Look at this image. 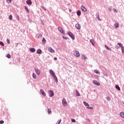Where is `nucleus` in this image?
<instances>
[{"mask_svg":"<svg viewBox=\"0 0 124 124\" xmlns=\"http://www.w3.org/2000/svg\"><path fill=\"white\" fill-rule=\"evenodd\" d=\"M81 10H82V11H84V12H86V11H87V9L83 5H82L81 6Z\"/></svg>","mask_w":124,"mask_h":124,"instance_id":"9b49d317","label":"nucleus"},{"mask_svg":"<svg viewBox=\"0 0 124 124\" xmlns=\"http://www.w3.org/2000/svg\"><path fill=\"white\" fill-rule=\"evenodd\" d=\"M12 17H13L12 15H10L9 16V20H12Z\"/></svg>","mask_w":124,"mask_h":124,"instance_id":"f704fd0d","label":"nucleus"},{"mask_svg":"<svg viewBox=\"0 0 124 124\" xmlns=\"http://www.w3.org/2000/svg\"><path fill=\"white\" fill-rule=\"evenodd\" d=\"M54 60V61H57L58 60V58H57V57H55Z\"/></svg>","mask_w":124,"mask_h":124,"instance_id":"864d4df0","label":"nucleus"},{"mask_svg":"<svg viewBox=\"0 0 124 124\" xmlns=\"http://www.w3.org/2000/svg\"><path fill=\"white\" fill-rule=\"evenodd\" d=\"M35 71L37 74V75H40V73H41V71L38 68H35Z\"/></svg>","mask_w":124,"mask_h":124,"instance_id":"39448f33","label":"nucleus"},{"mask_svg":"<svg viewBox=\"0 0 124 124\" xmlns=\"http://www.w3.org/2000/svg\"><path fill=\"white\" fill-rule=\"evenodd\" d=\"M115 48H116V49H120V46H115Z\"/></svg>","mask_w":124,"mask_h":124,"instance_id":"a18cd8bd","label":"nucleus"},{"mask_svg":"<svg viewBox=\"0 0 124 124\" xmlns=\"http://www.w3.org/2000/svg\"><path fill=\"white\" fill-rule=\"evenodd\" d=\"M0 45H1V46H4V44L3 42L0 41Z\"/></svg>","mask_w":124,"mask_h":124,"instance_id":"2f4dec72","label":"nucleus"},{"mask_svg":"<svg viewBox=\"0 0 124 124\" xmlns=\"http://www.w3.org/2000/svg\"><path fill=\"white\" fill-rule=\"evenodd\" d=\"M117 45H118L120 47H121V48L122 47H124V46H123V44L121 43H119L117 44Z\"/></svg>","mask_w":124,"mask_h":124,"instance_id":"cd10ccee","label":"nucleus"},{"mask_svg":"<svg viewBox=\"0 0 124 124\" xmlns=\"http://www.w3.org/2000/svg\"><path fill=\"white\" fill-rule=\"evenodd\" d=\"M74 54L75 57H77L78 58L80 57V53H79V51L77 50L75 51Z\"/></svg>","mask_w":124,"mask_h":124,"instance_id":"423d86ee","label":"nucleus"},{"mask_svg":"<svg viewBox=\"0 0 124 124\" xmlns=\"http://www.w3.org/2000/svg\"><path fill=\"white\" fill-rule=\"evenodd\" d=\"M96 17L97 18H98V17H99V14L96 13Z\"/></svg>","mask_w":124,"mask_h":124,"instance_id":"c03bdc74","label":"nucleus"},{"mask_svg":"<svg viewBox=\"0 0 124 124\" xmlns=\"http://www.w3.org/2000/svg\"><path fill=\"white\" fill-rule=\"evenodd\" d=\"M93 84L96 86H100V83L95 80L93 81Z\"/></svg>","mask_w":124,"mask_h":124,"instance_id":"0eeeda50","label":"nucleus"},{"mask_svg":"<svg viewBox=\"0 0 124 124\" xmlns=\"http://www.w3.org/2000/svg\"><path fill=\"white\" fill-rule=\"evenodd\" d=\"M61 123H62V120H60L59 121V122H58V123L57 124H60Z\"/></svg>","mask_w":124,"mask_h":124,"instance_id":"09e8293b","label":"nucleus"},{"mask_svg":"<svg viewBox=\"0 0 124 124\" xmlns=\"http://www.w3.org/2000/svg\"><path fill=\"white\" fill-rule=\"evenodd\" d=\"M16 19L18 21H20V18H19V16H16Z\"/></svg>","mask_w":124,"mask_h":124,"instance_id":"a19ab883","label":"nucleus"},{"mask_svg":"<svg viewBox=\"0 0 124 124\" xmlns=\"http://www.w3.org/2000/svg\"><path fill=\"white\" fill-rule=\"evenodd\" d=\"M98 77H97L96 79H98Z\"/></svg>","mask_w":124,"mask_h":124,"instance_id":"4d7b16f0","label":"nucleus"},{"mask_svg":"<svg viewBox=\"0 0 124 124\" xmlns=\"http://www.w3.org/2000/svg\"><path fill=\"white\" fill-rule=\"evenodd\" d=\"M47 112H48V114L49 115H50L51 114V112H52V110H51V108H48Z\"/></svg>","mask_w":124,"mask_h":124,"instance_id":"c756f323","label":"nucleus"},{"mask_svg":"<svg viewBox=\"0 0 124 124\" xmlns=\"http://www.w3.org/2000/svg\"><path fill=\"white\" fill-rule=\"evenodd\" d=\"M75 92H76V95H77V96H80V93H79V92H78V91L76 90Z\"/></svg>","mask_w":124,"mask_h":124,"instance_id":"aec40b11","label":"nucleus"},{"mask_svg":"<svg viewBox=\"0 0 124 124\" xmlns=\"http://www.w3.org/2000/svg\"><path fill=\"white\" fill-rule=\"evenodd\" d=\"M114 26L116 29H118L119 28V23H115Z\"/></svg>","mask_w":124,"mask_h":124,"instance_id":"a878e982","label":"nucleus"},{"mask_svg":"<svg viewBox=\"0 0 124 124\" xmlns=\"http://www.w3.org/2000/svg\"><path fill=\"white\" fill-rule=\"evenodd\" d=\"M103 75L106 76L107 77H108V74H106V73H103Z\"/></svg>","mask_w":124,"mask_h":124,"instance_id":"79ce46f5","label":"nucleus"},{"mask_svg":"<svg viewBox=\"0 0 124 124\" xmlns=\"http://www.w3.org/2000/svg\"><path fill=\"white\" fill-rule=\"evenodd\" d=\"M40 92L42 94V95H43L44 96H46V93H45V92H44L43 90H41Z\"/></svg>","mask_w":124,"mask_h":124,"instance_id":"ddd939ff","label":"nucleus"},{"mask_svg":"<svg viewBox=\"0 0 124 124\" xmlns=\"http://www.w3.org/2000/svg\"><path fill=\"white\" fill-rule=\"evenodd\" d=\"M4 121H3V120L0 121V124H4Z\"/></svg>","mask_w":124,"mask_h":124,"instance_id":"37998d69","label":"nucleus"},{"mask_svg":"<svg viewBox=\"0 0 124 124\" xmlns=\"http://www.w3.org/2000/svg\"><path fill=\"white\" fill-rule=\"evenodd\" d=\"M115 88L117 90H118V91H121V88H120V86H119V85H115Z\"/></svg>","mask_w":124,"mask_h":124,"instance_id":"4be33fe9","label":"nucleus"},{"mask_svg":"<svg viewBox=\"0 0 124 124\" xmlns=\"http://www.w3.org/2000/svg\"><path fill=\"white\" fill-rule=\"evenodd\" d=\"M75 27L77 30H80L81 29V25L79 23L76 24Z\"/></svg>","mask_w":124,"mask_h":124,"instance_id":"6e6552de","label":"nucleus"},{"mask_svg":"<svg viewBox=\"0 0 124 124\" xmlns=\"http://www.w3.org/2000/svg\"><path fill=\"white\" fill-rule=\"evenodd\" d=\"M108 9L109 11H112V8H110V7H108Z\"/></svg>","mask_w":124,"mask_h":124,"instance_id":"3c124183","label":"nucleus"},{"mask_svg":"<svg viewBox=\"0 0 124 124\" xmlns=\"http://www.w3.org/2000/svg\"><path fill=\"white\" fill-rule=\"evenodd\" d=\"M38 37H42V34H38Z\"/></svg>","mask_w":124,"mask_h":124,"instance_id":"49530a36","label":"nucleus"},{"mask_svg":"<svg viewBox=\"0 0 124 124\" xmlns=\"http://www.w3.org/2000/svg\"><path fill=\"white\" fill-rule=\"evenodd\" d=\"M71 120L72 123H75V122H76V120H75V119L73 118H72Z\"/></svg>","mask_w":124,"mask_h":124,"instance_id":"c9c22d12","label":"nucleus"},{"mask_svg":"<svg viewBox=\"0 0 124 124\" xmlns=\"http://www.w3.org/2000/svg\"><path fill=\"white\" fill-rule=\"evenodd\" d=\"M82 60H87V57H86V56H85V55L82 54Z\"/></svg>","mask_w":124,"mask_h":124,"instance_id":"412c9836","label":"nucleus"},{"mask_svg":"<svg viewBox=\"0 0 124 124\" xmlns=\"http://www.w3.org/2000/svg\"><path fill=\"white\" fill-rule=\"evenodd\" d=\"M58 31H59L60 32L62 33V34H63V35H65V32L62 29V28L59 27L58 28Z\"/></svg>","mask_w":124,"mask_h":124,"instance_id":"f03ea898","label":"nucleus"},{"mask_svg":"<svg viewBox=\"0 0 124 124\" xmlns=\"http://www.w3.org/2000/svg\"><path fill=\"white\" fill-rule=\"evenodd\" d=\"M114 11H117V10H116V9H114Z\"/></svg>","mask_w":124,"mask_h":124,"instance_id":"6e6d98bb","label":"nucleus"},{"mask_svg":"<svg viewBox=\"0 0 124 124\" xmlns=\"http://www.w3.org/2000/svg\"><path fill=\"white\" fill-rule=\"evenodd\" d=\"M105 47L106 49H107V50H108V51H112V49L111 48H110L109 47H108V46H107V45H105Z\"/></svg>","mask_w":124,"mask_h":124,"instance_id":"f3484780","label":"nucleus"},{"mask_svg":"<svg viewBox=\"0 0 124 124\" xmlns=\"http://www.w3.org/2000/svg\"><path fill=\"white\" fill-rule=\"evenodd\" d=\"M89 109H91V110H93V108L92 107H90L88 108Z\"/></svg>","mask_w":124,"mask_h":124,"instance_id":"de8ad7c7","label":"nucleus"},{"mask_svg":"<svg viewBox=\"0 0 124 124\" xmlns=\"http://www.w3.org/2000/svg\"><path fill=\"white\" fill-rule=\"evenodd\" d=\"M42 41V43L43 44H46V39H45V38H43Z\"/></svg>","mask_w":124,"mask_h":124,"instance_id":"b1692460","label":"nucleus"},{"mask_svg":"<svg viewBox=\"0 0 124 124\" xmlns=\"http://www.w3.org/2000/svg\"><path fill=\"white\" fill-rule=\"evenodd\" d=\"M62 38H63L64 39H65L66 40H67V39H68L67 37H65L64 36H62Z\"/></svg>","mask_w":124,"mask_h":124,"instance_id":"4c0bfd02","label":"nucleus"},{"mask_svg":"<svg viewBox=\"0 0 124 124\" xmlns=\"http://www.w3.org/2000/svg\"><path fill=\"white\" fill-rule=\"evenodd\" d=\"M7 43L8 44L10 43V40L9 39H7Z\"/></svg>","mask_w":124,"mask_h":124,"instance_id":"58836bf2","label":"nucleus"},{"mask_svg":"<svg viewBox=\"0 0 124 124\" xmlns=\"http://www.w3.org/2000/svg\"><path fill=\"white\" fill-rule=\"evenodd\" d=\"M90 43L92 44L93 46H94V40H90Z\"/></svg>","mask_w":124,"mask_h":124,"instance_id":"6ab92c4d","label":"nucleus"},{"mask_svg":"<svg viewBox=\"0 0 124 124\" xmlns=\"http://www.w3.org/2000/svg\"><path fill=\"white\" fill-rule=\"evenodd\" d=\"M77 14L78 16H81V11H80V10L77 11Z\"/></svg>","mask_w":124,"mask_h":124,"instance_id":"a211bd4d","label":"nucleus"},{"mask_svg":"<svg viewBox=\"0 0 124 124\" xmlns=\"http://www.w3.org/2000/svg\"><path fill=\"white\" fill-rule=\"evenodd\" d=\"M122 103H123V104H124V102H122Z\"/></svg>","mask_w":124,"mask_h":124,"instance_id":"13d9d810","label":"nucleus"},{"mask_svg":"<svg viewBox=\"0 0 124 124\" xmlns=\"http://www.w3.org/2000/svg\"><path fill=\"white\" fill-rule=\"evenodd\" d=\"M83 103H84V105H85V106H88V107H90V105H89V104H88V103H87L86 102H83Z\"/></svg>","mask_w":124,"mask_h":124,"instance_id":"bb28decb","label":"nucleus"},{"mask_svg":"<svg viewBox=\"0 0 124 124\" xmlns=\"http://www.w3.org/2000/svg\"><path fill=\"white\" fill-rule=\"evenodd\" d=\"M24 7H25V10L27 11L28 13H30V10H29V8H28V7L25 6H24Z\"/></svg>","mask_w":124,"mask_h":124,"instance_id":"393cba45","label":"nucleus"},{"mask_svg":"<svg viewBox=\"0 0 124 124\" xmlns=\"http://www.w3.org/2000/svg\"><path fill=\"white\" fill-rule=\"evenodd\" d=\"M49 73L50 74V75H51V76H54V75H56V74H55V73H54V71H53L52 70H49Z\"/></svg>","mask_w":124,"mask_h":124,"instance_id":"4468645a","label":"nucleus"},{"mask_svg":"<svg viewBox=\"0 0 124 124\" xmlns=\"http://www.w3.org/2000/svg\"><path fill=\"white\" fill-rule=\"evenodd\" d=\"M69 12H71V9H69Z\"/></svg>","mask_w":124,"mask_h":124,"instance_id":"5fc2aeb1","label":"nucleus"},{"mask_svg":"<svg viewBox=\"0 0 124 124\" xmlns=\"http://www.w3.org/2000/svg\"><path fill=\"white\" fill-rule=\"evenodd\" d=\"M7 0L8 1V3H10V2H11V1H12V0Z\"/></svg>","mask_w":124,"mask_h":124,"instance_id":"8fccbe9b","label":"nucleus"},{"mask_svg":"<svg viewBox=\"0 0 124 124\" xmlns=\"http://www.w3.org/2000/svg\"><path fill=\"white\" fill-rule=\"evenodd\" d=\"M32 77L34 79H36V75L35 73H33Z\"/></svg>","mask_w":124,"mask_h":124,"instance_id":"c85d7f7f","label":"nucleus"},{"mask_svg":"<svg viewBox=\"0 0 124 124\" xmlns=\"http://www.w3.org/2000/svg\"><path fill=\"white\" fill-rule=\"evenodd\" d=\"M26 3L28 4V5H31V4H32V2L31 0H27Z\"/></svg>","mask_w":124,"mask_h":124,"instance_id":"9d476101","label":"nucleus"},{"mask_svg":"<svg viewBox=\"0 0 124 124\" xmlns=\"http://www.w3.org/2000/svg\"><path fill=\"white\" fill-rule=\"evenodd\" d=\"M121 49H122V53H124V46H122V47H121Z\"/></svg>","mask_w":124,"mask_h":124,"instance_id":"ea45409f","label":"nucleus"},{"mask_svg":"<svg viewBox=\"0 0 124 124\" xmlns=\"http://www.w3.org/2000/svg\"><path fill=\"white\" fill-rule=\"evenodd\" d=\"M48 51L49 52H50V53H55V50L51 47L48 48Z\"/></svg>","mask_w":124,"mask_h":124,"instance_id":"f8f14e48","label":"nucleus"},{"mask_svg":"<svg viewBox=\"0 0 124 124\" xmlns=\"http://www.w3.org/2000/svg\"><path fill=\"white\" fill-rule=\"evenodd\" d=\"M41 7L42 9H43L45 11H46V8L45 7H44V6H41Z\"/></svg>","mask_w":124,"mask_h":124,"instance_id":"e433bc0d","label":"nucleus"},{"mask_svg":"<svg viewBox=\"0 0 124 124\" xmlns=\"http://www.w3.org/2000/svg\"><path fill=\"white\" fill-rule=\"evenodd\" d=\"M120 116L121 117V118H123V119H124V112H121L120 113Z\"/></svg>","mask_w":124,"mask_h":124,"instance_id":"5701e85b","label":"nucleus"},{"mask_svg":"<svg viewBox=\"0 0 124 124\" xmlns=\"http://www.w3.org/2000/svg\"><path fill=\"white\" fill-rule=\"evenodd\" d=\"M53 78L54 80H55L56 83H58V78H57V76H56V75H54V76H52V77Z\"/></svg>","mask_w":124,"mask_h":124,"instance_id":"1a4fd4ad","label":"nucleus"},{"mask_svg":"<svg viewBox=\"0 0 124 124\" xmlns=\"http://www.w3.org/2000/svg\"><path fill=\"white\" fill-rule=\"evenodd\" d=\"M94 71L95 73H96V74H100V73L99 71H97V70H95Z\"/></svg>","mask_w":124,"mask_h":124,"instance_id":"7c9ffc66","label":"nucleus"},{"mask_svg":"<svg viewBox=\"0 0 124 124\" xmlns=\"http://www.w3.org/2000/svg\"><path fill=\"white\" fill-rule=\"evenodd\" d=\"M68 34L73 40H75V36L74 35V34H73V33H72V32H68Z\"/></svg>","mask_w":124,"mask_h":124,"instance_id":"f257e3e1","label":"nucleus"},{"mask_svg":"<svg viewBox=\"0 0 124 124\" xmlns=\"http://www.w3.org/2000/svg\"><path fill=\"white\" fill-rule=\"evenodd\" d=\"M48 94L50 97H53V96L54 95L55 93L52 90L48 91Z\"/></svg>","mask_w":124,"mask_h":124,"instance_id":"20e7f679","label":"nucleus"},{"mask_svg":"<svg viewBox=\"0 0 124 124\" xmlns=\"http://www.w3.org/2000/svg\"><path fill=\"white\" fill-rule=\"evenodd\" d=\"M7 58H8V59H10V58H11V55H10L9 54H8L7 55Z\"/></svg>","mask_w":124,"mask_h":124,"instance_id":"473e14b6","label":"nucleus"},{"mask_svg":"<svg viewBox=\"0 0 124 124\" xmlns=\"http://www.w3.org/2000/svg\"><path fill=\"white\" fill-rule=\"evenodd\" d=\"M30 52H31V53H34L35 52V48H30Z\"/></svg>","mask_w":124,"mask_h":124,"instance_id":"dca6fc26","label":"nucleus"},{"mask_svg":"<svg viewBox=\"0 0 124 124\" xmlns=\"http://www.w3.org/2000/svg\"><path fill=\"white\" fill-rule=\"evenodd\" d=\"M62 104L63 106H67V102H66V100L65 98H63L62 100Z\"/></svg>","mask_w":124,"mask_h":124,"instance_id":"7ed1b4c3","label":"nucleus"},{"mask_svg":"<svg viewBox=\"0 0 124 124\" xmlns=\"http://www.w3.org/2000/svg\"><path fill=\"white\" fill-rule=\"evenodd\" d=\"M107 100H108V101H110L111 100V98H110V97L109 96L107 97Z\"/></svg>","mask_w":124,"mask_h":124,"instance_id":"72a5a7b5","label":"nucleus"},{"mask_svg":"<svg viewBox=\"0 0 124 124\" xmlns=\"http://www.w3.org/2000/svg\"><path fill=\"white\" fill-rule=\"evenodd\" d=\"M37 54H39V55H41V54H42V50H41V49H39L37 50Z\"/></svg>","mask_w":124,"mask_h":124,"instance_id":"2eb2a0df","label":"nucleus"},{"mask_svg":"<svg viewBox=\"0 0 124 124\" xmlns=\"http://www.w3.org/2000/svg\"><path fill=\"white\" fill-rule=\"evenodd\" d=\"M97 19H98V20L99 21H101V19H100V18L99 17V16L98 17H97Z\"/></svg>","mask_w":124,"mask_h":124,"instance_id":"603ef678","label":"nucleus"}]
</instances>
